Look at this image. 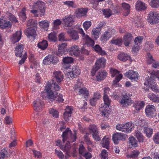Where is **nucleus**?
<instances>
[{"label":"nucleus","mask_w":159,"mask_h":159,"mask_svg":"<svg viewBox=\"0 0 159 159\" xmlns=\"http://www.w3.org/2000/svg\"><path fill=\"white\" fill-rule=\"evenodd\" d=\"M91 73L92 76L95 75L96 80L98 81L104 79L107 75V72L104 70H92Z\"/></svg>","instance_id":"obj_5"},{"label":"nucleus","mask_w":159,"mask_h":159,"mask_svg":"<svg viewBox=\"0 0 159 159\" xmlns=\"http://www.w3.org/2000/svg\"><path fill=\"white\" fill-rule=\"evenodd\" d=\"M49 113L54 118H57L59 116L58 111L53 108L49 111Z\"/></svg>","instance_id":"obj_47"},{"label":"nucleus","mask_w":159,"mask_h":159,"mask_svg":"<svg viewBox=\"0 0 159 159\" xmlns=\"http://www.w3.org/2000/svg\"><path fill=\"white\" fill-rule=\"evenodd\" d=\"M31 12L34 14L35 16L36 17H41L43 16H44V14L41 13V14H40L39 13V11L36 9L34 10H32L31 11Z\"/></svg>","instance_id":"obj_53"},{"label":"nucleus","mask_w":159,"mask_h":159,"mask_svg":"<svg viewBox=\"0 0 159 159\" xmlns=\"http://www.w3.org/2000/svg\"><path fill=\"white\" fill-rule=\"evenodd\" d=\"M64 4L69 7H70L73 8H75L76 7V5L75 4L74 2L73 1H66L64 2Z\"/></svg>","instance_id":"obj_52"},{"label":"nucleus","mask_w":159,"mask_h":159,"mask_svg":"<svg viewBox=\"0 0 159 159\" xmlns=\"http://www.w3.org/2000/svg\"><path fill=\"white\" fill-rule=\"evenodd\" d=\"M150 76H148V77L146 78V80L144 83V85H146L147 86H149L152 84H155V82H156L155 79V76L153 74H150Z\"/></svg>","instance_id":"obj_25"},{"label":"nucleus","mask_w":159,"mask_h":159,"mask_svg":"<svg viewBox=\"0 0 159 159\" xmlns=\"http://www.w3.org/2000/svg\"><path fill=\"white\" fill-rule=\"evenodd\" d=\"M65 34L63 33H62L59 34L58 35V40L60 41H67V39L66 38L65 36Z\"/></svg>","instance_id":"obj_54"},{"label":"nucleus","mask_w":159,"mask_h":159,"mask_svg":"<svg viewBox=\"0 0 159 159\" xmlns=\"http://www.w3.org/2000/svg\"><path fill=\"white\" fill-rule=\"evenodd\" d=\"M88 10V9L87 8H79L76 10L75 13L77 17L85 16Z\"/></svg>","instance_id":"obj_26"},{"label":"nucleus","mask_w":159,"mask_h":159,"mask_svg":"<svg viewBox=\"0 0 159 159\" xmlns=\"http://www.w3.org/2000/svg\"><path fill=\"white\" fill-rule=\"evenodd\" d=\"M63 61L64 64L63 67L65 69L69 68L70 66L69 64L72 63L73 62V59L71 57H66L63 59Z\"/></svg>","instance_id":"obj_24"},{"label":"nucleus","mask_w":159,"mask_h":159,"mask_svg":"<svg viewBox=\"0 0 159 159\" xmlns=\"http://www.w3.org/2000/svg\"><path fill=\"white\" fill-rule=\"evenodd\" d=\"M136 9L138 11H142L145 10L146 7L145 4L141 1H137L135 5Z\"/></svg>","instance_id":"obj_31"},{"label":"nucleus","mask_w":159,"mask_h":159,"mask_svg":"<svg viewBox=\"0 0 159 159\" xmlns=\"http://www.w3.org/2000/svg\"><path fill=\"white\" fill-rule=\"evenodd\" d=\"M74 134H72L71 131L69 129V128H67L65 131L63 132L62 135V141L64 143L65 141L67 140L70 137L72 139V142H74L76 141V133L77 131L74 130L73 131Z\"/></svg>","instance_id":"obj_4"},{"label":"nucleus","mask_w":159,"mask_h":159,"mask_svg":"<svg viewBox=\"0 0 159 159\" xmlns=\"http://www.w3.org/2000/svg\"><path fill=\"white\" fill-rule=\"evenodd\" d=\"M85 40V47L86 46L87 47H92L94 43V41L90 38L88 35L86 36L85 38H83Z\"/></svg>","instance_id":"obj_30"},{"label":"nucleus","mask_w":159,"mask_h":159,"mask_svg":"<svg viewBox=\"0 0 159 159\" xmlns=\"http://www.w3.org/2000/svg\"><path fill=\"white\" fill-rule=\"evenodd\" d=\"M79 154L82 155L86 152V150L83 145L80 144L79 148Z\"/></svg>","instance_id":"obj_60"},{"label":"nucleus","mask_w":159,"mask_h":159,"mask_svg":"<svg viewBox=\"0 0 159 159\" xmlns=\"http://www.w3.org/2000/svg\"><path fill=\"white\" fill-rule=\"evenodd\" d=\"M131 98L126 95L123 96L120 103L122 107H126L132 103Z\"/></svg>","instance_id":"obj_11"},{"label":"nucleus","mask_w":159,"mask_h":159,"mask_svg":"<svg viewBox=\"0 0 159 159\" xmlns=\"http://www.w3.org/2000/svg\"><path fill=\"white\" fill-rule=\"evenodd\" d=\"M155 70L156 71H155L154 70H150L149 72L150 74H153L155 77H156L159 80V70Z\"/></svg>","instance_id":"obj_64"},{"label":"nucleus","mask_w":159,"mask_h":159,"mask_svg":"<svg viewBox=\"0 0 159 159\" xmlns=\"http://www.w3.org/2000/svg\"><path fill=\"white\" fill-rule=\"evenodd\" d=\"M127 137L126 134L121 133H117L113 135L112 139L114 143L117 144L120 140H125Z\"/></svg>","instance_id":"obj_10"},{"label":"nucleus","mask_w":159,"mask_h":159,"mask_svg":"<svg viewBox=\"0 0 159 159\" xmlns=\"http://www.w3.org/2000/svg\"><path fill=\"white\" fill-rule=\"evenodd\" d=\"M150 4L152 7L157 8L159 7V0H152Z\"/></svg>","instance_id":"obj_46"},{"label":"nucleus","mask_w":159,"mask_h":159,"mask_svg":"<svg viewBox=\"0 0 159 159\" xmlns=\"http://www.w3.org/2000/svg\"><path fill=\"white\" fill-rule=\"evenodd\" d=\"M93 48L95 50L98 52L102 56L105 55L106 54L105 51L102 50V48L99 45H96Z\"/></svg>","instance_id":"obj_40"},{"label":"nucleus","mask_w":159,"mask_h":159,"mask_svg":"<svg viewBox=\"0 0 159 159\" xmlns=\"http://www.w3.org/2000/svg\"><path fill=\"white\" fill-rule=\"evenodd\" d=\"M103 12L106 17H109L112 14L111 11L109 9L104 10H103Z\"/></svg>","instance_id":"obj_57"},{"label":"nucleus","mask_w":159,"mask_h":159,"mask_svg":"<svg viewBox=\"0 0 159 159\" xmlns=\"http://www.w3.org/2000/svg\"><path fill=\"white\" fill-rule=\"evenodd\" d=\"M101 144L102 147L105 148L107 149H109V138H106V137L102 139Z\"/></svg>","instance_id":"obj_34"},{"label":"nucleus","mask_w":159,"mask_h":159,"mask_svg":"<svg viewBox=\"0 0 159 159\" xmlns=\"http://www.w3.org/2000/svg\"><path fill=\"white\" fill-rule=\"evenodd\" d=\"M79 53L80 50L78 46L74 45L70 48L69 54L71 56H77Z\"/></svg>","instance_id":"obj_23"},{"label":"nucleus","mask_w":159,"mask_h":159,"mask_svg":"<svg viewBox=\"0 0 159 159\" xmlns=\"http://www.w3.org/2000/svg\"><path fill=\"white\" fill-rule=\"evenodd\" d=\"M89 94V92L88 89L85 88H82L79 89V94H82L84 96L85 99L87 100Z\"/></svg>","instance_id":"obj_32"},{"label":"nucleus","mask_w":159,"mask_h":159,"mask_svg":"<svg viewBox=\"0 0 159 159\" xmlns=\"http://www.w3.org/2000/svg\"><path fill=\"white\" fill-rule=\"evenodd\" d=\"M132 36L130 34H128L124 36V44L125 46H129L132 39Z\"/></svg>","instance_id":"obj_29"},{"label":"nucleus","mask_w":159,"mask_h":159,"mask_svg":"<svg viewBox=\"0 0 159 159\" xmlns=\"http://www.w3.org/2000/svg\"><path fill=\"white\" fill-rule=\"evenodd\" d=\"M149 98L153 102H159V96L156 95L153 93H149L148 96Z\"/></svg>","instance_id":"obj_38"},{"label":"nucleus","mask_w":159,"mask_h":159,"mask_svg":"<svg viewBox=\"0 0 159 159\" xmlns=\"http://www.w3.org/2000/svg\"><path fill=\"white\" fill-rule=\"evenodd\" d=\"M34 110L39 111L42 109L43 106V102L39 99H37L33 102Z\"/></svg>","instance_id":"obj_13"},{"label":"nucleus","mask_w":159,"mask_h":159,"mask_svg":"<svg viewBox=\"0 0 159 159\" xmlns=\"http://www.w3.org/2000/svg\"><path fill=\"white\" fill-rule=\"evenodd\" d=\"M118 58L122 61H125L130 59V56L124 52H120L118 56Z\"/></svg>","instance_id":"obj_27"},{"label":"nucleus","mask_w":159,"mask_h":159,"mask_svg":"<svg viewBox=\"0 0 159 159\" xmlns=\"http://www.w3.org/2000/svg\"><path fill=\"white\" fill-rule=\"evenodd\" d=\"M66 30H67V33L72 39L76 40L79 39V36L77 32L72 28L68 29H66Z\"/></svg>","instance_id":"obj_14"},{"label":"nucleus","mask_w":159,"mask_h":159,"mask_svg":"<svg viewBox=\"0 0 159 159\" xmlns=\"http://www.w3.org/2000/svg\"><path fill=\"white\" fill-rule=\"evenodd\" d=\"M39 25L41 26L44 29H45L46 28L48 27L49 23L48 21H45L44 20L39 22Z\"/></svg>","instance_id":"obj_56"},{"label":"nucleus","mask_w":159,"mask_h":159,"mask_svg":"<svg viewBox=\"0 0 159 159\" xmlns=\"http://www.w3.org/2000/svg\"><path fill=\"white\" fill-rule=\"evenodd\" d=\"M155 107L152 105H148L145 109V113L147 116L150 117H153L156 116Z\"/></svg>","instance_id":"obj_9"},{"label":"nucleus","mask_w":159,"mask_h":159,"mask_svg":"<svg viewBox=\"0 0 159 159\" xmlns=\"http://www.w3.org/2000/svg\"><path fill=\"white\" fill-rule=\"evenodd\" d=\"M60 89V86L52 80V82L47 83L45 89L46 92H42L41 96L43 98L48 100L49 102H51L58 97V93L56 91L59 90Z\"/></svg>","instance_id":"obj_1"},{"label":"nucleus","mask_w":159,"mask_h":159,"mask_svg":"<svg viewBox=\"0 0 159 159\" xmlns=\"http://www.w3.org/2000/svg\"><path fill=\"white\" fill-rule=\"evenodd\" d=\"M141 17L140 16H136L134 18V22L135 25L137 27H139L140 25L141 21Z\"/></svg>","instance_id":"obj_48"},{"label":"nucleus","mask_w":159,"mask_h":159,"mask_svg":"<svg viewBox=\"0 0 159 159\" xmlns=\"http://www.w3.org/2000/svg\"><path fill=\"white\" fill-rule=\"evenodd\" d=\"M56 34L54 32H52L48 34V37L49 40L51 41L55 42L56 40Z\"/></svg>","instance_id":"obj_42"},{"label":"nucleus","mask_w":159,"mask_h":159,"mask_svg":"<svg viewBox=\"0 0 159 159\" xmlns=\"http://www.w3.org/2000/svg\"><path fill=\"white\" fill-rule=\"evenodd\" d=\"M138 124L139 125L138 127L139 129L146 134L148 138L150 137L152 134L153 130L152 129L148 127V123L144 120H140L138 122Z\"/></svg>","instance_id":"obj_2"},{"label":"nucleus","mask_w":159,"mask_h":159,"mask_svg":"<svg viewBox=\"0 0 159 159\" xmlns=\"http://www.w3.org/2000/svg\"><path fill=\"white\" fill-rule=\"evenodd\" d=\"M132 124V123L129 122L125 124H123V132L129 133L131 132L132 129L131 127Z\"/></svg>","instance_id":"obj_35"},{"label":"nucleus","mask_w":159,"mask_h":159,"mask_svg":"<svg viewBox=\"0 0 159 159\" xmlns=\"http://www.w3.org/2000/svg\"><path fill=\"white\" fill-rule=\"evenodd\" d=\"M67 43H64L58 45V50L59 52L62 51L66 48L67 46Z\"/></svg>","instance_id":"obj_55"},{"label":"nucleus","mask_w":159,"mask_h":159,"mask_svg":"<svg viewBox=\"0 0 159 159\" xmlns=\"http://www.w3.org/2000/svg\"><path fill=\"white\" fill-rule=\"evenodd\" d=\"M147 20L151 24H156L159 22V15L156 12L151 11L148 14Z\"/></svg>","instance_id":"obj_6"},{"label":"nucleus","mask_w":159,"mask_h":159,"mask_svg":"<svg viewBox=\"0 0 159 159\" xmlns=\"http://www.w3.org/2000/svg\"><path fill=\"white\" fill-rule=\"evenodd\" d=\"M122 39H113L111 41V42L112 44H115L117 45H120V44L122 43Z\"/></svg>","instance_id":"obj_50"},{"label":"nucleus","mask_w":159,"mask_h":159,"mask_svg":"<svg viewBox=\"0 0 159 159\" xmlns=\"http://www.w3.org/2000/svg\"><path fill=\"white\" fill-rule=\"evenodd\" d=\"M54 77L57 82L60 83L63 79V76L62 73L60 71H55L53 72Z\"/></svg>","instance_id":"obj_28"},{"label":"nucleus","mask_w":159,"mask_h":159,"mask_svg":"<svg viewBox=\"0 0 159 159\" xmlns=\"http://www.w3.org/2000/svg\"><path fill=\"white\" fill-rule=\"evenodd\" d=\"M105 60L103 58H100L98 60L95 64L96 70L103 68L105 66Z\"/></svg>","instance_id":"obj_22"},{"label":"nucleus","mask_w":159,"mask_h":159,"mask_svg":"<svg viewBox=\"0 0 159 159\" xmlns=\"http://www.w3.org/2000/svg\"><path fill=\"white\" fill-rule=\"evenodd\" d=\"M64 25L66 27H70L73 24V16L70 15L69 16H66L62 19Z\"/></svg>","instance_id":"obj_12"},{"label":"nucleus","mask_w":159,"mask_h":159,"mask_svg":"<svg viewBox=\"0 0 159 159\" xmlns=\"http://www.w3.org/2000/svg\"><path fill=\"white\" fill-rule=\"evenodd\" d=\"M60 148L62 151L66 152V157H69L70 156V154L71 146H70V143L68 141L66 143L65 146L61 145Z\"/></svg>","instance_id":"obj_15"},{"label":"nucleus","mask_w":159,"mask_h":159,"mask_svg":"<svg viewBox=\"0 0 159 159\" xmlns=\"http://www.w3.org/2000/svg\"><path fill=\"white\" fill-rule=\"evenodd\" d=\"M103 100L104 102V105H107L110 106L111 101L107 95H104Z\"/></svg>","instance_id":"obj_49"},{"label":"nucleus","mask_w":159,"mask_h":159,"mask_svg":"<svg viewBox=\"0 0 159 159\" xmlns=\"http://www.w3.org/2000/svg\"><path fill=\"white\" fill-rule=\"evenodd\" d=\"M122 7L125 9V13L124 14L125 16H127L129 12V8L130 6L129 5L125 3H123L122 4Z\"/></svg>","instance_id":"obj_41"},{"label":"nucleus","mask_w":159,"mask_h":159,"mask_svg":"<svg viewBox=\"0 0 159 159\" xmlns=\"http://www.w3.org/2000/svg\"><path fill=\"white\" fill-rule=\"evenodd\" d=\"M24 45L23 44H18L15 50V55L17 57H21L22 56V52H24V55L22 56L21 59L19 61V64L22 65L23 64L27 58V54L25 51L23 52Z\"/></svg>","instance_id":"obj_3"},{"label":"nucleus","mask_w":159,"mask_h":159,"mask_svg":"<svg viewBox=\"0 0 159 159\" xmlns=\"http://www.w3.org/2000/svg\"><path fill=\"white\" fill-rule=\"evenodd\" d=\"M91 22L90 21H86L83 24V26L85 30H88L91 26Z\"/></svg>","instance_id":"obj_61"},{"label":"nucleus","mask_w":159,"mask_h":159,"mask_svg":"<svg viewBox=\"0 0 159 159\" xmlns=\"http://www.w3.org/2000/svg\"><path fill=\"white\" fill-rule=\"evenodd\" d=\"M122 77V75L121 74H120L116 77L115 79L113 82V84L116 87H117V85H119L117 83L120 80V79Z\"/></svg>","instance_id":"obj_44"},{"label":"nucleus","mask_w":159,"mask_h":159,"mask_svg":"<svg viewBox=\"0 0 159 159\" xmlns=\"http://www.w3.org/2000/svg\"><path fill=\"white\" fill-rule=\"evenodd\" d=\"M45 3L43 2L38 1L34 4L33 8L34 9H38L41 13L44 14L45 11Z\"/></svg>","instance_id":"obj_8"},{"label":"nucleus","mask_w":159,"mask_h":159,"mask_svg":"<svg viewBox=\"0 0 159 159\" xmlns=\"http://www.w3.org/2000/svg\"><path fill=\"white\" fill-rule=\"evenodd\" d=\"M125 76L132 80H135L138 78L139 74L137 72L134 71V70H129L128 72L126 73Z\"/></svg>","instance_id":"obj_20"},{"label":"nucleus","mask_w":159,"mask_h":159,"mask_svg":"<svg viewBox=\"0 0 159 159\" xmlns=\"http://www.w3.org/2000/svg\"><path fill=\"white\" fill-rule=\"evenodd\" d=\"M48 46L47 42L45 40H43V41L39 42L38 44V48L42 50L46 49Z\"/></svg>","instance_id":"obj_39"},{"label":"nucleus","mask_w":159,"mask_h":159,"mask_svg":"<svg viewBox=\"0 0 159 159\" xmlns=\"http://www.w3.org/2000/svg\"><path fill=\"white\" fill-rule=\"evenodd\" d=\"M22 33L20 31H16L13 34L11 38V41L12 43H15L18 42L21 37Z\"/></svg>","instance_id":"obj_17"},{"label":"nucleus","mask_w":159,"mask_h":159,"mask_svg":"<svg viewBox=\"0 0 159 159\" xmlns=\"http://www.w3.org/2000/svg\"><path fill=\"white\" fill-rule=\"evenodd\" d=\"M145 103L143 101H139L136 102L134 105V107L137 111H139L144 106Z\"/></svg>","instance_id":"obj_33"},{"label":"nucleus","mask_w":159,"mask_h":159,"mask_svg":"<svg viewBox=\"0 0 159 159\" xmlns=\"http://www.w3.org/2000/svg\"><path fill=\"white\" fill-rule=\"evenodd\" d=\"M153 48V45L152 43L150 42H147L145 46V49L146 51H150Z\"/></svg>","instance_id":"obj_45"},{"label":"nucleus","mask_w":159,"mask_h":159,"mask_svg":"<svg viewBox=\"0 0 159 159\" xmlns=\"http://www.w3.org/2000/svg\"><path fill=\"white\" fill-rule=\"evenodd\" d=\"M148 56V63L149 64H153L155 61L153 58L152 55L149 53H147Z\"/></svg>","instance_id":"obj_51"},{"label":"nucleus","mask_w":159,"mask_h":159,"mask_svg":"<svg viewBox=\"0 0 159 159\" xmlns=\"http://www.w3.org/2000/svg\"><path fill=\"white\" fill-rule=\"evenodd\" d=\"M7 152V151L5 148L0 150V159H4Z\"/></svg>","instance_id":"obj_62"},{"label":"nucleus","mask_w":159,"mask_h":159,"mask_svg":"<svg viewBox=\"0 0 159 159\" xmlns=\"http://www.w3.org/2000/svg\"><path fill=\"white\" fill-rule=\"evenodd\" d=\"M153 91L158 92L159 91V89L157 87L156 82H155V84H152L151 85L148 86Z\"/></svg>","instance_id":"obj_58"},{"label":"nucleus","mask_w":159,"mask_h":159,"mask_svg":"<svg viewBox=\"0 0 159 159\" xmlns=\"http://www.w3.org/2000/svg\"><path fill=\"white\" fill-rule=\"evenodd\" d=\"M73 109L71 106H67L66 111L63 114V117L65 120L69 121L71 118V114L72 113Z\"/></svg>","instance_id":"obj_16"},{"label":"nucleus","mask_w":159,"mask_h":159,"mask_svg":"<svg viewBox=\"0 0 159 159\" xmlns=\"http://www.w3.org/2000/svg\"><path fill=\"white\" fill-rule=\"evenodd\" d=\"M101 156L102 158L103 159H107L108 155V152L107 150L104 149L102 150L101 153Z\"/></svg>","instance_id":"obj_63"},{"label":"nucleus","mask_w":159,"mask_h":159,"mask_svg":"<svg viewBox=\"0 0 159 159\" xmlns=\"http://www.w3.org/2000/svg\"><path fill=\"white\" fill-rule=\"evenodd\" d=\"M25 34L30 38L32 36L34 38L36 36V31L35 28L33 27H30L26 29L25 31Z\"/></svg>","instance_id":"obj_21"},{"label":"nucleus","mask_w":159,"mask_h":159,"mask_svg":"<svg viewBox=\"0 0 159 159\" xmlns=\"http://www.w3.org/2000/svg\"><path fill=\"white\" fill-rule=\"evenodd\" d=\"M58 61L57 57H54L53 55H48L43 60V63L44 65H49L51 64H55Z\"/></svg>","instance_id":"obj_7"},{"label":"nucleus","mask_w":159,"mask_h":159,"mask_svg":"<svg viewBox=\"0 0 159 159\" xmlns=\"http://www.w3.org/2000/svg\"><path fill=\"white\" fill-rule=\"evenodd\" d=\"M109 106L104 105L99 108V111L101 115L104 117H108L109 115Z\"/></svg>","instance_id":"obj_19"},{"label":"nucleus","mask_w":159,"mask_h":159,"mask_svg":"<svg viewBox=\"0 0 159 159\" xmlns=\"http://www.w3.org/2000/svg\"><path fill=\"white\" fill-rule=\"evenodd\" d=\"M89 130L90 133H93V137L95 140L97 141L100 140V139L98 135V131L96 126H91Z\"/></svg>","instance_id":"obj_18"},{"label":"nucleus","mask_w":159,"mask_h":159,"mask_svg":"<svg viewBox=\"0 0 159 159\" xmlns=\"http://www.w3.org/2000/svg\"><path fill=\"white\" fill-rule=\"evenodd\" d=\"M101 29V28L98 26L93 28L92 30V35L96 39L98 38Z\"/></svg>","instance_id":"obj_36"},{"label":"nucleus","mask_w":159,"mask_h":159,"mask_svg":"<svg viewBox=\"0 0 159 159\" xmlns=\"http://www.w3.org/2000/svg\"><path fill=\"white\" fill-rule=\"evenodd\" d=\"M135 131L136 136L140 143H142L144 140V137L141 133V131L139 130V129Z\"/></svg>","instance_id":"obj_37"},{"label":"nucleus","mask_w":159,"mask_h":159,"mask_svg":"<svg viewBox=\"0 0 159 159\" xmlns=\"http://www.w3.org/2000/svg\"><path fill=\"white\" fill-rule=\"evenodd\" d=\"M111 37L110 35L109 34L107 31L105 32L101 38V40H108L109 38Z\"/></svg>","instance_id":"obj_59"},{"label":"nucleus","mask_w":159,"mask_h":159,"mask_svg":"<svg viewBox=\"0 0 159 159\" xmlns=\"http://www.w3.org/2000/svg\"><path fill=\"white\" fill-rule=\"evenodd\" d=\"M129 143L133 147H136L138 146L137 141L136 139L133 137L129 138Z\"/></svg>","instance_id":"obj_43"}]
</instances>
